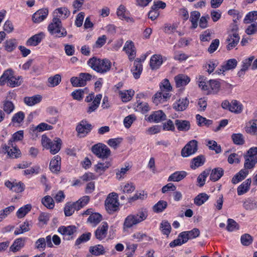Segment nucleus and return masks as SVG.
I'll return each mask as SVG.
<instances>
[{"label":"nucleus","mask_w":257,"mask_h":257,"mask_svg":"<svg viewBox=\"0 0 257 257\" xmlns=\"http://www.w3.org/2000/svg\"><path fill=\"white\" fill-rule=\"evenodd\" d=\"M247 133L251 135H257V119H252L248 121V125L245 127Z\"/></svg>","instance_id":"obj_32"},{"label":"nucleus","mask_w":257,"mask_h":257,"mask_svg":"<svg viewBox=\"0 0 257 257\" xmlns=\"http://www.w3.org/2000/svg\"><path fill=\"white\" fill-rule=\"evenodd\" d=\"M61 81V77L59 74H56L53 77H50L48 81L49 83L48 86L50 87H54L58 85Z\"/></svg>","instance_id":"obj_56"},{"label":"nucleus","mask_w":257,"mask_h":257,"mask_svg":"<svg viewBox=\"0 0 257 257\" xmlns=\"http://www.w3.org/2000/svg\"><path fill=\"white\" fill-rule=\"evenodd\" d=\"M187 176L185 171H176L171 174L168 178V181L179 182Z\"/></svg>","instance_id":"obj_30"},{"label":"nucleus","mask_w":257,"mask_h":257,"mask_svg":"<svg viewBox=\"0 0 257 257\" xmlns=\"http://www.w3.org/2000/svg\"><path fill=\"white\" fill-rule=\"evenodd\" d=\"M22 79L21 76L16 77L12 69H8L0 77V85L3 86L7 83L8 86L12 87L19 86L21 84Z\"/></svg>","instance_id":"obj_3"},{"label":"nucleus","mask_w":257,"mask_h":257,"mask_svg":"<svg viewBox=\"0 0 257 257\" xmlns=\"http://www.w3.org/2000/svg\"><path fill=\"white\" fill-rule=\"evenodd\" d=\"M135 93L133 90H127L124 92H120L119 95L121 97L123 102H127L130 101Z\"/></svg>","instance_id":"obj_57"},{"label":"nucleus","mask_w":257,"mask_h":257,"mask_svg":"<svg viewBox=\"0 0 257 257\" xmlns=\"http://www.w3.org/2000/svg\"><path fill=\"white\" fill-rule=\"evenodd\" d=\"M50 170L53 173H57L61 169V158L59 156H56L50 161L49 165Z\"/></svg>","instance_id":"obj_17"},{"label":"nucleus","mask_w":257,"mask_h":257,"mask_svg":"<svg viewBox=\"0 0 257 257\" xmlns=\"http://www.w3.org/2000/svg\"><path fill=\"white\" fill-rule=\"evenodd\" d=\"M48 30L51 35H54L57 38L64 37L67 35V31L62 26L59 18H53L52 22L48 27Z\"/></svg>","instance_id":"obj_4"},{"label":"nucleus","mask_w":257,"mask_h":257,"mask_svg":"<svg viewBox=\"0 0 257 257\" xmlns=\"http://www.w3.org/2000/svg\"><path fill=\"white\" fill-rule=\"evenodd\" d=\"M205 159L203 155H200L193 158L192 160L190 167L193 169H195L201 166H202L205 163Z\"/></svg>","instance_id":"obj_37"},{"label":"nucleus","mask_w":257,"mask_h":257,"mask_svg":"<svg viewBox=\"0 0 257 257\" xmlns=\"http://www.w3.org/2000/svg\"><path fill=\"white\" fill-rule=\"evenodd\" d=\"M166 114L162 110H158L154 112L148 118L149 121L158 122L166 119Z\"/></svg>","instance_id":"obj_23"},{"label":"nucleus","mask_w":257,"mask_h":257,"mask_svg":"<svg viewBox=\"0 0 257 257\" xmlns=\"http://www.w3.org/2000/svg\"><path fill=\"white\" fill-rule=\"evenodd\" d=\"M117 197L116 193H111L108 195L105 201V208L109 214H112L119 209V203Z\"/></svg>","instance_id":"obj_5"},{"label":"nucleus","mask_w":257,"mask_h":257,"mask_svg":"<svg viewBox=\"0 0 257 257\" xmlns=\"http://www.w3.org/2000/svg\"><path fill=\"white\" fill-rule=\"evenodd\" d=\"M196 118L199 126L205 125L206 126H209L213 123V121L212 120L207 119L205 117H204L199 114H197L196 115Z\"/></svg>","instance_id":"obj_50"},{"label":"nucleus","mask_w":257,"mask_h":257,"mask_svg":"<svg viewBox=\"0 0 257 257\" xmlns=\"http://www.w3.org/2000/svg\"><path fill=\"white\" fill-rule=\"evenodd\" d=\"M148 215V210L144 208L140 209L136 214L128 215L124 219L123 229L125 230L130 228L133 226L141 223L146 219Z\"/></svg>","instance_id":"obj_1"},{"label":"nucleus","mask_w":257,"mask_h":257,"mask_svg":"<svg viewBox=\"0 0 257 257\" xmlns=\"http://www.w3.org/2000/svg\"><path fill=\"white\" fill-rule=\"evenodd\" d=\"M200 234V231L198 228H193L188 231H184L180 233V237H183L184 241L187 242L189 239H191L198 237Z\"/></svg>","instance_id":"obj_16"},{"label":"nucleus","mask_w":257,"mask_h":257,"mask_svg":"<svg viewBox=\"0 0 257 257\" xmlns=\"http://www.w3.org/2000/svg\"><path fill=\"white\" fill-rule=\"evenodd\" d=\"M163 63L162 57L161 55H154L150 59V65L152 69H157Z\"/></svg>","instance_id":"obj_20"},{"label":"nucleus","mask_w":257,"mask_h":257,"mask_svg":"<svg viewBox=\"0 0 257 257\" xmlns=\"http://www.w3.org/2000/svg\"><path fill=\"white\" fill-rule=\"evenodd\" d=\"M92 152L98 158L102 159H107L111 155L110 149L102 143H97L91 147Z\"/></svg>","instance_id":"obj_6"},{"label":"nucleus","mask_w":257,"mask_h":257,"mask_svg":"<svg viewBox=\"0 0 257 257\" xmlns=\"http://www.w3.org/2000/svg\"><path fill=\"white\" fill-rule=\"evenodd\" d=\"M5 184L10 190L16 193L22 192L25 189V185L22 182L14 183L10 181H7Z\"/></svg>","instance_id":"obj_14"},{"label":"nucleus","mask_w":257,"mask_h":257,"mask_svg":"<svg viewBox=\"0 0 257 257\" xmlns=\"http://www.w3.org/2000/svg\"><path fill=\"white\" fill-rule=\"evenodd\" d=\"M108 225L106 222H103L95 231V236L99 240L104 239L107 236Z\"/></svg>","instance_id":"obj_10"},{"label":"nucleus","mask_w":257,"mask_h":257,"mask_svg":"<svg viewBox=\"0 0 257 257\" xmlns=\"http://www.w3.org/2000/svg\"><path fill=\"white\" fill-rule=\"evenodd\" d=\"M240 240L242 245L248 246L252 243L253 238L250 235L245 233L241 235Z\"/></svg>","instance_id":"obj_63"},{"label":"nucleus","mask_w":257,"mask_h":257,"mask_svg":"<svg viewBox=\"0 0 257 257\" xmlns=\"http://www.w3.org/2000/svg\"><path fill=\"white\" fill-rule=\"evenodd\" d=\"M102 220V216L98 213H94L90 214L88 218V221L93 224L94 225H96L98 224Z\"/></svg>","instance_id":"obj_51"},{"label":"nucleus","mask_w":257,"mask_h":257,"mask_svg":"<svg viewBox=\"0 0 257 257\" xmlns=\"http://www.w3.org/2000/svg\"><path fill=\"white\" fill-rule=\"evenodd\" d=\"M31 226L32 224L31 223L28 221H26L20 225L19 228H17L16 229L14 234L15 235H18L27 232L30 230Z\"/></svg>","instance_id":"obj_39"},{"label":"nucleus","mask_w":257,"mask_h":257,"mask_svg":"<svg viewBox=\"0 0 257 257\" xmlns=\"http://www.w3.org/2000/svg\"><path fill=\"white\" fill-rule=\"evenodd\" d=\"M243 110L242 104L236 100H233L231 102V106L229 111L236 114L240 113Z\"/></svg>","instance_id":"obj_34"},{"label":"nucleus","mask_w":257,"mask_h":257,"mask_svg":"<svg viewBox=\"0 0 257 257\" xmlns=\"http://www.w3.org/2000/svg\"><path fill=\"white\" fill-rule=\"evenodd\" d=\"M249 171L245 169H241L232 179L231 182L235 184L243 180L248 174Z\"/></svg>","instance_id":"obj_35"},{"label":"nucleus","mask_w":257,"mask_h":257,"mask_svg":"<svg viewBox=\"0 0 257 257\" xmlns=\"http://www.w3.org/2000/svg\"><path fill=\"white\" fill-rule=\"evenodd\" d=\"M251 180L250 178L246 179L237 189V192L238 195H242L246 193L250 188Z\"/></svg>","instance_id":"obj_25"},{"label":"nucleus","mask_w":257,"mask_h":257,"mask_svg":"<svg viewBox=\"0 0 257 257\" xmlns=\"http://www.w3.org/2000/svg\"><path fill=\"white\" fill-rule=\"evenodd\" d=\"M79 210V207L75 205V202H68L65 205L64 211L66 216H70L74 213L75 210Z\"/></svg>","instance_id":"obj_28"},{"label":"nucleus","mask_w":257,"mask_h":257,"mask_svg":"<svg viewBox=\"0 0 257 257\" xmlns=\"http://www.w3.org/2000/svg\"><path fill=\"white\" fill-rule=\"evenodd\" d=\"M25 239L19 238L15 240L13 244L10 247V250L14 252L20 250L25 244Z\"/></svg>","instance_id":"obj_29"},{"label":"nucleus","mask_w":257,"mask_h":257,"mask_svg":"<svg viewBox=\"0 0 257 257\" xmlns=\"http://www.w3.org/2000/svg\"><path fill=\"white\" fill-rule=\"evenodd\" d=\"M58 231L63 235L70 236L76 231V227L74 225L61 226L58 228Z\"/></svg>","instance_id":"obj_24"},{"label":"nucleus","mask_w":257,"mask_h":257,"mask_svg":"<svg viewBox=\"0 0 257 257\" xmlns=\"http://www.w3.org/2000/svg\"><path fill=\"white\" fill-rule=\"evenodd\" d=\"M223 175V170L221 168L214 169L210 174V179L213 181L218 180Z\"/></svg>","instance_id":"obj_40"},{"label":"nucleus","mask_w":257,"mask_h":257,"mask_svg":"<svg viewBox=\"0 0 257 257\" xmlns=\"http://www.w3.org/2000/svg\"><path fill=\"white\" fill-rule=\"evenodd\" d=\"M125 11V7L123 5H120L116 12L117 16L119 19L124 20L127 22H134V20L132 18L126 16Z\"/></svg>","instance_id":"obj_31"},{"label":"nucleus","mask_w":257,"mask_h":257,"mask_svg":"<svg viewBox=\"0 0 257 257\" xmlns=\"http://www.w3.org/2000/svg\"><path fill=\"white\" fill-rule=\"evenodd\" d=\"M54 14H57L56 18L59 17L66 19L70 15V12L67 8L61 7L56 9L54 11Z\"/></svg>","instance_id":"obj_43"},{"label":"nucleus","mask_w":257,"mask_h":257,"mask_svg":"<svg viewBox=\"0 0 257 257\" xmlns=\"http://www.w3.org/2000/svg\"><path fill=\"white\" fill-rule=\"evenodd\" d=\"M237 64V61L235 59H230L228 60L225 64L221 65V68L216 70V73L220 74L223 72L232 70L236 67Z\"/></svg>","instance_id":"obj_12"},{"label":"nucleus","mask_w":257,"mask_h":257,"mask_svg":"<svg viewBox=\"0 0 257 257\" xmlns=\"http://www.w3.org/2000/svg\"><path fill=\"white\" fill-rule=\"evenodd\" d=\"M42 99L40 95H36L31 97H25L24 98L25 103L29 106H33L39 103Z\"/></svg>","instance_id":"obj_33"},{"label":"nucleus","mask_w":257,"mask_h":257,"mask_svg":"<svg viewBox=\"0 0 257 257\" xmlns=\"http://www.w3.org/2000/svg\"><path fill=\"white\" fill-rule=\"evenodd\" d=\"M254 59V57L251 56L248 59L244 60L241 69L238 72V75L239 77L243 74V72L246 71L249 66L251 65L252 60Z\"/></svg>","instance_id":"obj_52"},{"label":"nucleus","mask_w":257,"mask_h":257,"mask_svg":"<svg viewBox=\"0 0 257 257\" xmlns=\"http://www.w3.org/2000/svg\"><path fill=\"white\" fill-rule=\"evenodd\" d=\"M89 252L93 255L98 256L105 253L104 247L101 244H97L89 247Z\"/></svg>","instance_id":"obj_38"},{"label":"nucleus","mask_w":257,"mask_h":257,"mask_svg":"<svg viewBox=\"0 0 257 257\" xmlns=\"http://www.w3.org/2000/svg\"><path fill=\"white\" fill-rule=\"evenodd\" d=\"M244 208L247 210H251L257 208V202L248 199L243 204Z\"/></svg>","instance_id":"obj_60"},{"label":"nucleus","mask_w":257,"mask_h":257,"mask_svg":"<svg viewBox=\"0 0 257 257\" xmlns=\"http://www.w3.org/2000/svg\"><path fill=\"white\" fill-rule=\"evenodd\" d=\"M175 124L180 131H187L190 128V122L186 120L176 119Z\"/></svg>","instance_id":"obj_26"},{"label":"nucleus","mask_w":257,"mask_h":257,"mask_svg":"<svg viewBox=\"0 0 257 257\" xmlns=\"http://www.w3.org/2000/svg\"><path fill=\"white\" fill-rule=\"evenodd\" d=\"M175 81L177 87L186 85L190 81V78L184 74H179L175 77Z\"/></svg>","instance_id":"obj_22"},{"label":"nucleus","mask_w":257,"mask_h":257,"mask_svg":"<svg viewBox=\"0 0 257 257\" xmlns=\"http://www.w3.org/2000/svg\"><path fill=\"white\" fill-rule=\"evenodd\" d=\"M257 20V11H252L248 13L243 20L244 24H249Z\"/></svg>","instance_id":"obj_58"},{"label":"nucleus","mask_w":257,"mask_h":257,"mask_svg":"<svg viewBox=\"0 0 257 257\" xmlns=\"http://www.w3.org/2000/svg\"><path fill=\"white\" fill-rule=\"evenodd\" d=\"M25 116V115L23 112L19 111L14 115L12 118V121L14 123L20 124L24 120Z\"/></svg>","instance_id":"obj_61"},{"label":"nucleus","mask_w":257,"mask_h":257,"mask_svg":"<svg viewBox=\"0 0 257 257\" xmlns=\"http://www.w3.org/2000/svg\"><path fill=\"white\" fill-rule=\"evenodd\" d=\"M44 34L43 33H40L36 34L28 40L27 45L28 46H36L41 42L42 39L44 38Z\"/></svg>","instance_id":"obj_27"},{"label":"nucleus","mask_w":257,"mask_h":257,"mask_svg":"<svg viewBox=\"0 0 257 257\" xmlns=\"http://www.w3.org/2000/svg\"><path fill=\"white\" fill-rule=\"evenodd\" d=\"M24 138V132L23 131H19L14 133L12 138L9 140L8 145L11 144H14L13 143L17 141H21Z\"/></svg>","instance_id":"obj_54"},{"label":"nucleus","mask_w":257,"mask_h":257,"mask_svg":"<svg viewBox=\"0 0 257 257\" xmlns=\"http://www.w3.org/2000/svg\"><path fill=\"white\" fill-rule=\"evenodd\" d=\"M234 27L232 30V33L229 34L226 39V42H227L226 49L228 50H230L234 48L238 43L240 39L239 36L236 32L237 30V26L235 25Z\"/></svg>","instance_id":"obj_7"},{"label":"nucleus","mask_w":257,"mask_h":257,"mask_svg":"<svg viewBox=\"0 0 257 257\" xmlns=\"http://www.w3.org/2000/svg\"><path fill=\"white\" fill-rule=\"evenodd\" d=\"M4 149L7 152L8 156L12 159L19 158L21 156V151L14 144H11L8 146L5 145Z\"/></svg>","instance_id":"obj_11"},{"label":"nucleus","mask_w":257,"mask_h":257,"mask_svg":"<svg viewBox=\"0 0 257 257\" xmlns=\"http://www.w3.org/2000/svg\"><path fill=\"white\" fill-rule=\"evenodd\" d=\"M209 198V196L204 193H200L194 198V203L200 206L204 203Z\"/></svg>","instance_id":"obj_44"},{"label":"nucleus","mask_w":257,"mask_h":257,"mask_svg":"<svg viewBox=\"0 0 257 257\" xmlns=\"http://www.w3.org/2000/svg\"><path fill=\"white\" fill-rule=\"evenodd\" d=\"M168 203L164 200H160L153 207V211L156 213L163 211L167 207Z\"/></svg>","instance_id":"obj_45"},{"label":"nucleus","mask_w":257,"mask_h":257,"mask_svg":"<svg viewBox=\"0 0 257 257\" xmlns=\"http://www.w3.org/2000/svg\"><path fill=\"white\" fill-rule=\"evenodd\" d=\"M31 209V205L27 204L21 207L17 212V217L19 218L24 217Z\"/></svg>","instance_id":"obj_55"},{"label":"nucleus","mask_w":257,"mask_h":257,"mask_svg":"<svg viewBox=\"0 0 257 257\" xmlns=\"http://www.w3.org/2000/svg\"><path fill=\"white\" fill-rule=\"evenodd\" d=\"M243 157L244 159L243 169L248 171L249 170L253 169L256 163L245 154H244Z\"/></svg>","instance_id":"obj_46"},{"label":"nucleus","mask_w":257,"mask_h":257,"mask_svg":"<svg viewBox=\"0 0 257 257\" xmlns=\"http://www.w3.org/2000/svg\"><path fill=\"white\" fill-rule=\"evenodd\" d=\"M87 93L88 89L87 88L84 89H79L72 92L71 95L73 99L80 101L83 99L84 94Z\"/></svg>","instance_id":"obj_41"},{"label":"nucleus","mask_w":257,"mask_h":257,"mask_svg":"<svg viewBox=\"0 0 257 257\" xmlns=\"http://www.w3.org/2000/svg\"><path fill=\"white\" fill-rule=\"evenodd\" d=\"M218 62L216 60H209L205 64V67L208 73L213 72L214 69L217 66Z\"/></svg>","instance_id":"obj_59"},{"label":"nucleus","mask_w":257,"mask_h":257,"mask_svg":"<svg viewBox=\"0 0 257 257\" xmlns=\"http://www.w3.org/2000/svg\"><path fill=\"white\" fill-rule=\"evenodd\" d=\"M189 104V100L187 98H180L176 101L173 105V108L177 111H183Z\"/></svg>","instance_id":"obj_18"},{"label":"nucleus","mask_w":257,"mask_h":257,"mask_svg":"<svg viewBox=\"0 0 257 257\" xmlns=\"http://www.w3.org/2000/svg\"><path fill=\"white\" fill-rule=\"evenodd\" d=\"M42 203L47 208L53 209L54 207V201L52 197L47 195L42 199Z\"/></svg>","instance_id":"obj_49"},{"label":"nucleus","mask_w":257,"mask_h":257,"mask_svg":"<svg viewBox=\"0 0 257 257\" xmlns=\"http://www.w3.org/2000/svg\"><path fill=\"white\" fill-rule=\"evenodd\" d=\"M257 163V147L249 149L245 154Z\"/></svg>","instance_id":"obj_64"},{"label":"nucleus","mask_w":257,"mask_h":257,"mask_svg":"<svg viewBox=\"0 0 257 257\" xmlns=\"http://www.w3.org/2000/svg\"><path fill=\"white\" fill-rule=\"evenodd\" d=\"M102 98V95L100 94L96 95V97L94 98V99L92 101V102L89 104V107H88L87 112L88 113H91L92 112L95 111L99 106V105L100 102V100Z\"/></svg>","instance_id":"obj_36"},{"label":"nucleus","mask_w":257,"mask_h":257,"mask_svg":"<svg viewBox=\"0 0 257 257\" xmlns=\"http://www.w3.org/2000/svg\"><path fill=\"white\" fill-rule=\"evenodd\" d=\"M61 145V140L60 138H56L55 140L52 141V143H50L47 149H50L52 154H56L60 151Z\"/></svg>","instance_id":"obj_21"},{"label":"nucleus","mask_w":257,"mask_h":257,"mask_svg":"<svg viewBox=\"0 0 257 257\" xmlns=\"http://www.w3.org/2000/svg\"><path fill=\"white\" fill-rule=\"evenodd\" d=\"M198 149V142L196 140H192L188 142L181 150V155L183 157H187L195 153Z\"/></svg>","instance_id":"obj_8"},{"label":"nucleus","mask_w":257,"mask_h":257,"mask_svg":"<svg viewBox=\"0 0 257 257\" xmlns=\"http://www.w3.org/2000/svg\"><path fill=\"white\" fill-rule=\"evenodd\" d=\"M92 128V126L91 124L86 120H82L77 125L76 131L78 133V136L81 138L85 137L91 132Z\"/></svg>","instance_id":"obj_9"},{"label":"nucleus","mask_w":257,"mask_h":257,"mask_svg":"<svg viewBox=\"0 0 257 257\" xmlns=\"http://www.w3.org/2000/svg\"><path fill=\"white\" fill-rule=\"evenodd\" d=\"M2 108L3 111L8 114L12 113L15 109V105L14 103L8 100H5L3 101Z\"/></svg>","instance_id":"obj_42"},{"label":"nucleus","mask_w":257,"mask_h":257,"mask_svg":"<svg viewBox=\"0 0 257 257\" xmlns=\"http://www.w3.org/2000/svg\"><path fill=\"white\" fill-rule=\"evenodd\" d=\"M231 139L233 143L237 145H242L244 144V137L241 134H233Z\"/></svg>","instance_id":"obj_53"},{"label":"nucleus","mask_w":257,"mask_h":257,"mask_svg":"<svg viewBox=\"0 0 257 257\" xmlns=\"http://www.w3.org/2000/svg\"><path fill=\"white\" fill-rule=\"evenodd\" d=\"M17 43L15 39L7 40L5 42V49L8 52H12L17 47Z\"/></svg>","instance_id":"obj_48"},{"label":"nucleus","mask_w":257,"mask_h":257,"mask_svg":"<svg viewBox=\"0 0 257 257\" xmlns=\"http://www.w3.org/2000/svg\"><path fill=\"white\" fill-rule=\"evenodd\" d=\"M123 50L128 55L130 60H132L136 57V49L133 41H127L123 48Z\"/></svg>","instance_id":"obj_13"},{"label":"nucleus","mask_w":257,"mask_h":257,"mask_svg":"<svg viewBox=\"0 0 257 257\" xmlns=\"http://www.w3.org/2000/svg\"><path fill=\"white\" fill-rule=\"evenodd\" d=\"M48 14V10L47 9L39 10L33 14V21L34 23H40L47 17Z\"/></svg>","instance_id":"obj_15"},{"label":"nucleus","mask_w":257,"mask_h":257,"mask_svg":"<svg viewBox=\"0 0 257 257\" xmlns=\"http://www.w3.org/2000/svg\"><path fill=\"white\" fill-rule=\"evenodd\" d=\"M200 17V13L198 11H193L191 13L190 21L192 23V28L195 29L198 26V21Z\"/></svg>","instance_id":"obj_47"},{"label":"nucleus","mask_w":257,"mask_h":257,"mask_svg":"<svg viewBox=\"0 0 257 257\" xmlns=\"http://www.w3.org/2000/svg\"><path fill=\"white\" fill-rule=\"evenodd\" d=\"M88 64L93 70L101 74L109 71L111 67V63L108 59H100L95 57L89 59Z\"/></svg>","instance_id":"obj_2"},{"label":"nucleus","mask_w":257,"mask_h":257,"mask_svg":"<svg viewBox=\"0 0 257 257\" xmlns=\"http://www.w3.org/2000/svg\"><path fill=\"white\" fill-rule=\"evenodd\" d=\"M161 228L162 233L167 236L170 233L171 227L170 224L167 221H163L161 223Z\"/></svg>","instance_id":"obj_62"},{"label":"nucleus","mask_w":257,"mask_h":257,"mask_svg":"<svg viewBox=\"0 0 257 257\" xmlns=\"http://www.w3.org/2000/svg\"><path fill=\"white\" fill-rule=\"evenodd\" d=\"M143 70V66L141 60L137 58L135 60L134 63V67L132 69L131 71L135 79L140 78V75Z\"/></svg>","instance_id":"obj_19"}]
</instances>
